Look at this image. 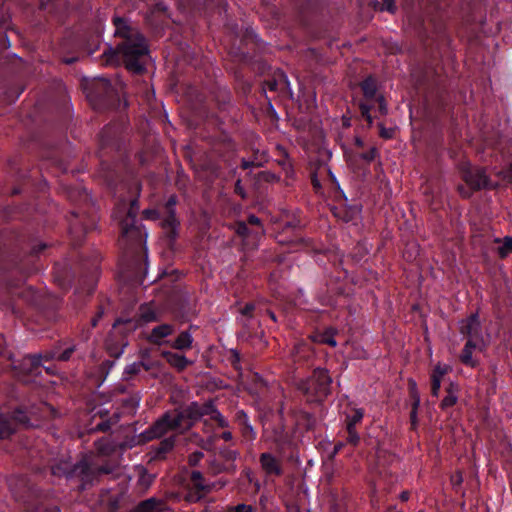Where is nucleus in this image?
Instances as JSON below:
<instances>
[{
    "label": "nucleus",
    "instance_id": "51",
    "mask_svg": "<svg viewBox=\"0 0 512 512\" xmlns=\"http://www.w3.org/2000/svg\"><path fill=\"white\" fill-rule=\"evenodd\" d=\"M75 351V346H70L66 348L62 353L57 352V360L58 361H68L71 358V355Z\"/></svg>",
    "mask_w": 512,
    "mask_h": 512
},
{
    "label": "nucleus",
    "instance_id": "15",
    "mask_svg": "<svg viewBox=\"0 0 512 512\" xmlns=\"http://www.w3.org/2000/svg\"><path fill=\"white\" fill-rule=\"evenodd\" d=\"M259 462L261 464V468L268 475H282V468L279 460L276 459L271 453L265 452L260 454Z\"/></svg>",
    "mask_w": 512,
    "mask_h": 512
},
{
    "label": "nucleus",
    "instance_id": "4",
    "mask_svg": "<svg viewBox=\"0 0 512 512\" xmlns=\"http://www.w3.org/2000/svg\"><path fill=\"white\" fill-rule=\"evenodd\" d=\"M86 97L95 110H106L114 107L119 101L118 95L109 79L94 78L84 85Z\"/></svg>",
    "mask_w": 512,
    "mask_h": 512
},
{
    "label": "nucleus",
    "instance_id": "12",
    "mask_svg": "<svg viewBox=\"0 0 512 512\" xmlns=\"http://www.w3.org/2000/svg\"><path fill=\"white\" fill-rule=\"evenodd\" d=\"M42 354L27 355L19 362L15 369L19 377L37 375L41 366Z\"/></svg>",
    "mask_w": 512,
    "mask_h": 512
},
{
    "label": "nucleus",
    "instance_id": "38",
    "mask_svg": "<svg viewBox=\"0 0 512 512\" xmlns=\"http://www.w3.org/2000/svg\"><path fill=\"white\" fill-rule=\"evenodd\" d=\"M510 253H512V237L506 236L503 239V244L498 247V255L500 258H506Z\"/></svg>",
    "mask_w": 512,
    "mask_h": 512
},
{
    "label": "nucleus",
    "instance_id": "27",
    "mask_svg": "<svg viewBox=\"0 0 512 512\" xmlns=\"http://www.w3.org/2000/svg\"><path fill=\"white\" fill-rule=\"evenodd\" d=\"M71 467L69 463L61 461L50 466V472L53 476L61 477L66 476L67 478L72 477Z\"/></svg>",
    "mask_w": 512,
    "mask_h": 512
},
{
    "label": "nucleus",
    "instance_id": "50",
    "mask_svg": "<svg viewBox=\"0 0 512 512\" xmlns=\"http://www.w3.org/2000/svg\"><path fill=\"white\" fill-rule=\"evenodd\" d=\"M378 127H379V135H380V137H382L384 139H391L394 136V133H395L394 129H392V128H385L382 123H379Z\"/></svg>",
    "mask_w": 512,
    "mask_h": 512
},
{
    "label": "nucleus",
    "instance_id": "60",
    "mask_svg": "<svg viewBox=\"0 0 512 512\" xmlns=\"http://www.w3.org/2000/svg\"><path fill=\"white\" fill-rule=\"evenodd\" d=\"M457 190L459 192V194L465 198V199H468L472 196V194L475 192L474 190H472L469 186H465V185H459L457 187Z\"/></svg>",
    "mask_w": 512,
    "mask_h": 512
},
{
    "label": "nucleus",
    "instance_id": "5",
    "mask_svg": "<svg viewBox=\"0 0 512 512\" xmlns=\"http://www.w3.org/2000/svg\"><path fill=\"white\" fill-rule=\"evenodd\" d=\"M177 204V196L171 195L166 201L163 207V221L162 227L165 231L166 237L169 240V245L171 246L173 242L178 237V227L180 225L179 220L176 217L175 206ZM161 212L155 209H145L143 211V216L146 219L156 220L160 217Z\"/></svg>",
    "mask_w": 512,
    "mask_h": 512
},
{
    "label": "nucleus",
    "instance_id": "1",
    "mask_svg": "<svg viewBox=\"0 0 512 512\" xmlns=\"http://www.w3.org/2000/svg\"><path fill=\"white\" fill-rule=\"evenodd\" d=\"M148 54V46L144 36L119 43L116 49H109L103 53L106 65H115L122 60L126 69L140 74L145 70L143 58Z\"/></svg>",
    "mask_w": 512,
    "mask_h": 512
},
{
    "label": "nucleus",
    "instance_id": "16",
    "mask_svg": "<svg viewBox=\"0 0 512 512\" xmlns=\"http://www.w3.org/2000/svg\"><path fill=\"white\" fill-rule=\"evenodd\" d=\"M235 419L240 427V432L243 438L250 442L255 440L256 432L254 431L252 425L249 423L247 414L243 410H240L236 413Z\"/></svg>",
    "mask_w": 512,
    "mask_h": 512
},
{
    "label": "nucleus",
    "instance_id": "23",
    "mask_svg": "<svg viewBox=\"0 0 512 512\" xmlns=\"http://www.w3.org/2000/svg\"><path fill=\"white\" fill-rule=\"evenodd\" d=\"M296 421L299 426H302L306 430H313L317 425L315 415L307 411H299L296 416Z\"/></svg>",
    "mask_w": 512,
    "mask_h": 512
},
{
    "label": "nucleus",
    "instance_id": "32",
    "mask_svg": "<svg viewBox=\"0 0 512 512\" xmlns=\"http://www.w3.org/2000/svg\"><path fill=\"white\" fill-rule=\"evenodd\" d=\"M96 450L102 455H110L115 451V445L108 438H101L95 442Z\"/></svg>",
    "mask_w": 512,
    "mask_h": 512
},
{
    "label": "nucleus",
    "instance_id": "41",
    "mask_svg": "<svg viewBox=\"0 0 512 512\" xmlns=\"http://www.w3.org/2000/svg\"><path fill=\"white\" fill-rule=\"evenodd\" d=\"M347 430V442L352 446H357L360 442V436L356 431V427H346Z\"/></svg>",
    "mask_w": 512,
    "mask_h": 512
},
{
    "label": "nucleus",
    "instance_id": "2",
    "mask_svg": "<svg viewBox=\"0 0 512 512\" xmlns=\"http://www.w3.org/2000/svg\"><path fill=\"white\" fill-rule=\"evenodd\" d=\"M119 225L118 245L126 258H130L133 264H138L143 256L147 257L145 247L147 234L141 224L132 222L131 219H121Z\"/></svg>",
    "mask_w": 512,
    "mask_h": 512
},
{
    "label": "nucleus",
    "instance_id": "3",
    "mask_svg": "<svg viewBox=\"0 0 512 512\" xmlns=\"http://www.w3.org/2000/svg\"><path fill=\"white\" fill-rule=\"evenodd\" d=\"M332 378L324 368L314 369L312 374L297 382V389L308 403L321 404L331 394Z\"/></svg>",
    "mask_w": 512,
    "mask_h": 512
},
{
    "label": "nucleus",
    "instance_id": "42",
    "mask_svg": "<svg viewBox=\"0 0 512 512\" xmlns=\"http://www.w3.org/2000/svg\"><path fill=\"white\" fill-rule=\"evenodd\" d=\"M142 366H144V362H134L125 368L124 375L129 377L136 375L141 371ZM125 379H128V377H125Z\"/></svg>",
    "mask_w": 512,
    "mask_h": 512
},
{
    "label": "nucleus",
    "instance_id": "64",
    "mask_svg": "<svg viewBox=\"0 0 512 512\" xmlns=\"http://www.w3.org/2000/svg\"><path fill=\"white\" fill-rule=\"evenodd\" d=\"M113 365H114V361L105 360L104 362H102V364L100 366L101 373L106 376L109 373V370L113 367Z\"/></svg>",
    "mask_w": 512,
    "mask_h": 512
},
{
    "label": "nucleus",
    "instance_id": "11",
    "mask_svg": "<svg viewBox=\"0 0 512 512\" xmlns=\"http://www.w3.org/2000/svg\"><path fill=\"white\" fill-rule=\"evenodd\" d=\"M263 90L268 89L271 92H288L290 91V84L287 76L281 70H276L272 75L266 78L263 83Z\"/></svg>",
    "mask_w": 512,
    "mask_h": 512
},
{
    "label": "nucleus",
    "instance_id": "49",
    "mask_svg": "<svg viewBox=\"0 0 512 512\" xmlns=\"http://www.w3.org/2000/svg\"><path fill=\"white\" fill-rule=\"evenodd\" d=\"M205 491H198V490H194V491H189L184 499L187 501V502H198L203 496H204V493Z\"/></svg>",
    "mask_w": 512,
    "mask_h": 512
},
{
    "label": "nucleus",
    "instance_id": "55",
    "mask_svg": "<svg viewBox=\"0 0 512 512\" xmlns=\"http://www.w3.org/2000/svg\"><path fill=\"white\" fill-rule=\"evenodd\" d=\"M376 102L378 103V110L381 115H386L388 113L387 104L383 95H379L376 97Z\"/></svg>",
    "mask_w": 512,
    "mask_h": 512
},
{
    "label": "nucleus",
    "instance_id": "48",
    "mask_svg": "<svg viewBox=\"0 0 512 512\" xmlns=\"http://www.w3.org/2000/svg\"><path fill=\"white\" fill-rule=\"evenodd\" d=\"M257 180L271 183V182L277 181L278 177L272 172L262 171L257 174Z\"/></svg>",
    "mask_w": 512,
    "mask_h": 512
},
{
    "label": "nucleus",
    "instance_id": "62",
    "mask_svg": "<svg viewBox=\"0 0 512 512\" xmlns=\"http://www.w3.org/2000/svg\"><path fill=\"white\" fill-rule=\"evenodd\" d=\"M441 387V381L439 379H431V393L433 396L438 397Z\"/></svg>",
    "mask_w": 512,
    "mask_h": 512
},
{
    "label": "nucleus",
    "instance_id": "39",
    "mask_svg": "<svg viewBox=\"0 0 512 512\" xmlns=\"http://www.w3.org/2000/svg\"><path fill=\"white\" fill-rule=\"evenodd\" d=\"M97 472V477L100 479L101 475L113 474L117 470V466L113 463H105L103 465H94Z\"/></svg>",
    "mask_w": 512,
    "mask_h": 512
},
{
    "label": "nucleus",
    "instance_id": "21",
    "mask_svg": "<svg viewBox=\"0 0 512 512\" xmlns=\"http://www.w3.org/2000/svg\"><path fill=\"white\" fill-rule=\"evenodd\" d=\"M445 390H446L447 395L443 398V400L440 403V407L443 410L450 408L457 403V400H458L457 393L459 391V386L457 384L451 382L446 387Z\"/></svg>",
    "mask_w": 512,
    "mask_h": 512
},
{
    "label": "nucleus",
    "instance_id": "33",
    "mask_svg": "<svg viewBox=\"0 0 512 512\" xmlns=\"http://www.w3.org/2000/svg\"><path fill=\"white\" fill-rule=\"evenodd\" d=\"M116 134L114 126H105L100 133L101 148L108 147L111 143L112 137Z\"/></svg>",
    "mask_w": 512,
    "mask_h": 512
},
{
    "label": "nucleus",
    "instance_id": "28",
    "mask_svg": "<svg viewBox=\"0 0 512 512\" xmlns=\"http://www.w3.org/2000/svg\"><path fill=\"white\" fill-rule=\"evenodd\" d=\"M140 399L141 397L139 394H133L125 399H122V407L124 411L128 414L134 415L139 406Z\"/></svg>",
    "mask_w": 512,
    "mask_h": 512
},
{
    "label": "nucleus",
    "instance_id": "22",
    "mask_svg": "<svg viewBox=\"0 0 512 512\" xmlns=\"http://www.w3.org/2000/svg\"><path fill=\"white\" fill-rule=\"evenodd\" d=\"M17 431L12 419L7 415H0V440L10 438Z\"/></svg>",
    "mask_w": 512,
    "mask_h": 512
},
{
    "label": "nucleus",
    "instance_id": "43",
    "mask_svg": "<svg viewBox=\"0 0 512 512\" xmlns=\"http://www.w3.org/2000/svg\"><path fill=\"white\" fill-rule=\"evenodd\" d=\"M226 512H256V509L252 505L248 504H237L235 506H227Z\"/></svg>",
    "mask_w": 512,
    "mask_h": 512
},
{
    "label": "nucleus",
    "instance_id": "58",
    "mask_svg": "<svg viewBox=\"0 0 512 512\" xmlns=\"http://www.w3.org/2000/svg\"><path fill=\"white\" fill-rule=\"evenodd\" d=\"M255 310V305L253 303H246L244 307H242L239 312L246 317L252 318L253 312Z\"/></svg>",
    "mask_w": 512,
    "mask_h": 512
},
{
    "label": "nucleus",
    "instance_id": "46",
    "mask_svg": "<svg viewBox=\"0 0 512 512\" xmlns=\"http://www.w3.org/2000/svg\"><path fill=\"white\" fill-rule=\"evenodd\" d=\"M449 371V367L444 365L442 366L441 364H438L435 366V368L433 369V372H432V375H431V379H439V381L442 380V377Z\"/></svg>",
    "mask_w": 512,
    "mask_h": 512
},
{
    "label": "nucleus",
    "instance_id": "35",
    "mask_svg": "<svg viewBox=\"0 0 512 512\" xmlns=\"http://www.w3.org/2000/svg\"><path fill=\"white\" fill-rule=\"evenodd\" d=\"M157 506V500L150 498L140 502L136 507V512H157Z\"/></svg>",
    "mask_w": 512,
    "mask_h": 512
},
{
    "label": "nucleus",
    "instance_id": "59",
    "mask_svg": "<svg viewBox=\"0 0 512 512\" xmlns=\"http://www.w3.org/2000/svg\"><path fill=\"white\" fill-rule=\"evenodd\" d=\"M418 408L419 407L414 408V404H411L410 423H411V428L413 430H415L418 425V417H417Z\"/></svg>",
    "mask_w": 512,
    "mask_h": 512
},
{
    "label": "nucleus",
    "instance_id": "9",
    "mask_svg": "<svg viewBox=\"0 0 512 512\" xmlns=\"http://www.w3.org/2000/svg\"><path fill=\"white\" fill-rule=\"evenodd\" d=\"M72 477H77L80 480L79 490L84 491L99 482L97 472L93 464L87 460H81L76 463L71 469Z\"/></svg>",
    "mask_w": 512,
    "mask_h": 512
},
{
    "label": "nucleus",
    "instance_id": "56",
    "mask_svg": "<svg viewBox=\"0 0 512 512\" xmlns=\"http://www.w3.org/2000/svg\"><path fill=\"white\" fill-rule=\"evenodd\" d=\"M249 228L246 222H238L236 225V233L239 236L247 237L249 235Z\"/></svg>",
    "mask_w": 512,
    "mask_h": 512
},
{
    "label": "nucleus",
    "instance_id": "20",
    "mask_svg": "<svg viewBox=\"0 0 512 512\" xmlns=\"http://www.w3.org/2000/svg\"><path fill=\"white\" fill-rule=\"evenodd\" d=\"M175 442H176L175 435H171V436L161 440L157 444V446H155V448H154L155 457L157 459H164L166 454L174 448Z\"/></svg>",
    "mask_w": 512,
    "mask_h": 512
},
{
    "label": "nucleus",
    "instance_id": "52",
    "mask_svg": "<svg viewBox=\"0 0 512 512\" xmlns=\"http://www.w3.org/2000/svg\"><path fill=\"white\" fill-rule=\"evenodd\" d=\"M203 457L204 454L201 451H195L189 455L188 463L190 466H197Z\"/></svg>",
    "mask_w": 512,
    "mask_h": 512
},
{
    "label": "nucleus",
    "instance_id": "19",
    "mask_svg": "<svg viewBox=\"0 0 512 512\" xmlns=\"http://www.w3.org/2000/svg\"><path fill=\"white\" fill-rule=\"evenodd\" d=\"M174 332V326L171 324H161L154 327L148 336V341L152 344L161 345V340Z\"/></svg>",
    "mask_w": 512,
    "mask_h": 512
},
{
    "label": "nucleus",
    "instance_id": "6",
    "mask_svg": "<svg viewBox=\"0 0 512 512\" xmlns=\"http://www.w3.org/2000/svg\"><path fill=\"white\" fill-rule=\"evenodd\" d=\"M169 432L185 433L176 408L162 414L143 434L146 441L161 438Z\"/></svg>",
    "mask_w": 512,
    "mask_h": 512
},
{
    "label": "nucleus",
    "instance_id": "10",
    "mask_svg": "<svg viewBox=\"0 0 512 512\" xmlns=\"http://www.w3.org/2000/svg\"><path fill=\"white\" fill-rule=\"evenodd\" d=\"M459 331L462 335L475 341L481 338V322L478 313H473L459 322Z\"/></svg>",
    "mask_w": 512,
    "mask_h": 512
},
{
    "label": "nucleus",
    "instance_id": "57",
    "mask_svg": "<svg viewBox=\"0 0 512 512\" xmlns=\"http://www.w3.org/2000/svg\"><path fill=\"white\" fill-rule=\"evenodd\" d=\"M230 362H231V365L234 367V369H236L238 371L241 370L240 354L238 353V351H236V350L231 351Z\"/></svg>",
    "mask_w": 512,
    "mask_h": 512
},
{
    "label": "nucleus",
    "instance_id": "44",
    "mask_svg": "<svg viewBox=\"0 0 512 512\" xmlns=\"http://www.w3.org/2000/svg\"><path fill=\"white\" fill-rule=\"evenodd\" d=\"M359 108L361 111V116L367 121L368 127H371L373 123V118L370 114L372 106L367 103H360Z\"/></svg>",
    "mask_w": 512,
    "mask_h": 512
},
{
    "label": "nucleus",
    "instance_id": "61",
    "mask_svg": "<svg viewBox=\"0 0 512 512\" xmlns=\"http://www.w3.org/2000/svg\"><path fill=\"white\" fill-rule=\"evenodd\" d=\"M93 417H99L102 420L109 418V411L105 408L99 407V408H93Z\"/></svg>",
    "mask_w": 512,
    "mask_h": 512
},
{
    "label": "nucleus",
    "instance_id": "18",
    "mask_svg": "<svg viewBox=\"0 0 512 512\" xmlns=\"http://www.w3.org/2000/svg\"><path fill=\"white\" fill-rule=\"evenodd\" d=\"M333 215L345 223L354 221L360 213V209L356 206H339L331 209Z\"/></svg>",
    "mask_w": 512,
    "mask_h": 512
},
{
    "label": "nucleus",
    "instance_id": "17",
    "mask_svg": "<svg viewBox=\"0 0 512 512\" xmlns=\"http://www.w3.org/2000/svg\"><path fill=\"white\" fill-rule=\"evenodd\" d=\"M161 355L170 366H172L173 368H175L178 371H183L189 365L192 364V361L188 360L182 354L174 353L171 351H163Z\"/></svg>",
    "mask_w": 512,
    "mask_h": 512
},
{
    "label": "nucleus",
    "instance_id": "25",
    "mask_svg": "<svg viewBox=\"0 0 512 512\" xmlns=\"http://www.w3.org/2000/svg\"><path fill=\"white\" fill-rule=\"evenodd\" d=\"M360 87H361L364 97L367 100L373 99L376 96L377 85H376V80L372 76H369L366 79H364L361 82Z\"/></svg>",
    "mask_w": 512,
    "mask_h": 512
},
{
    "label": "nucleus",
    "instance_id": "54",
    "mask_svg": "<svg viewBox=\"0 0 512 512\" xmlns=\"http://www.w3.org/2000/svg\"><path fill=\"white\" fill-rule=\"evenodd\" d=\"M499 176L507 183H512V163L499 172Z\"/></svg>",
    "mask_w": 512,
    "mask_h": 512
},
{
    "label": "nucleus",
    "instance_id": "34",
    "mask_svg": "<svg viewBox=\"0 0 512 512\" xmlns=\"http://www.w3.org/2000/svg\"><path fill=\"white\" fill-rule=\"evenodd\" d=\"M408 391H409V396L412 400V404H414V408L419 407L420 406V394L418 391L417 383L412 378L408 379Z\"/></svg>",
    "mask_w": 512,
    "mask_h": 512
},
{
    "label": "nucleus",
    "instance_id": "45",
    "mask_svg": "<svg viewBox=\"0 0 512 512\" xmlns=\"http://www.w3.org/2000/svg\"><path fill=\"white\" fill-rule=\"evenodd\" d=\"M124 346L125 345H122L119 347L115 344L108 343L106 345V350H107V353L109 354V356H111L113 358H119L121 356V354L123 353Z\"/></svg>",
    "mask_w": 512,
    "mask_h": 512
},
{
    "label": "nucleus",
    "instance_id": "53",
    "mask_svg": "<svg viewBox=\"0 0 512 512\" xmlns=\"http://www.w3.org/2000/svg\"><path fill=\"white\" fill-rule=\"evenodd\" d=\"M112 425H113V422L111 419H105V420H102L100 423H98L96 425V427L93 428V430L99 431V432H106L111 428Z\"/></svg>",
    "mask_w": 512,
    "mask_h": 512
},
{
    "label": "nucleus",
    "instance_id": "47",
    "mask_svg": "<svg viewBox=\"0 0 512 512\" xmlns=\"http://www.w3.org/2000/svg\"><path fill=\"white\" fill-rule=\"evenodd\" d=\"M320 342L323 343V344H327V345H329L331 347H335L337 345V342L334 339V333L332 331H329V330L325 331L321 335Z\"/></svg>",
    "mask_w": 512,
    "mask_h": 512
},
{
    "label": "nucleus",
    "instance_id": "29",
    "mask_svg": "<svg viewBox=\"0 0 512 512\" xmlns=\"http://www.w3.org/2000/svg\"><path fill=\"white\" fill-rule=\"evenodd\" d=\"M190 482L193 489L198 491L209 492L210 487L205 484L203 474L200 471H192L190 475Z\"/></svg>",
    "mask_w": 512,
    "mask_h": 512
},
{
    "label": "nucleus",
    "instance_id": "7",
    "mask_svg": "<svg viewBox=\"0 0 512 512\" xmlns=\"http://www.w3.org/2000/svg\"><path fill=\"white\" fill-rule=\"evenodd\" d=\"M181 418V423L185 432L192 429V427L205 415H211L215 412V405L212 401L199 404L198 402H191L185 407L176 408Z\"/></svg>",
    "mask_w": 512,
    "mask_h": 512
},
{
    "label": "nucleus",
    "instance_id": "63",
    "mask_svg": "<svg viewBox=\"0 0 512 512\" xmlns=\"http://www.w3.org/2000/svg\"><path fill=\"white\" fill-rule=\"evenodd\" d=\"M103 315H104V308L102 306H99L95 316L91 319V326L96 327L99 320L103 317Z\"/></svg>",
    "mask_w": 512,
    "mask_h": 512
},
{
    "label": "nucleus",
    "instance_id": "36",
    "mask_svg": "<svg viewBox=\"0 0 512 512\" xmlns=\"http://www.w3.org/2000/svg\"><path fill=\"white\" fill-rule=\"evenodd\" d=\"M373 7L375 10H379V11L386 10L392 14H394L397 10L395 0H382L381 3L378 1H375L373 3Z\"/></svg>",
    "mask_w": 512,
    "mask_h": 512
},
{
    "label": "nucleus",
    "instance_id": "31",
    "mask_svg": "<svg viewBox=\"0 0 512 512\" xmlns=\"http://www.w3.org/2000/svg\"><path fill=\"white\" fill-rule=\"evenodd\" d=\"M377 156H378V150L375 146H373L367 152H362V153L350 156L349 161L351 163H355L357 161V159H361L365 163L369 164L372 161H374Z\"/></svg>",
    "mask_w": 512,
    "mask_h": 512
},
{
    "label": "nucleus",
    "instance_id": "37",
    "mask_svg": "<svg viewBox=\"0 0 512 512\" xmlns=\"http://www.w3.org/2000/svg\"><path fill=\"white\" fill-rule=\"evenodd\" d=\"M364 411L363 409H354L352 415H347L346 417V427H356V424L360 423L363 419Z\"/></svg>",
    "mask_w": 512,
    "mask_h": 512
},
{
    "label": "nucleus",
    "instance_id": "14",
    "mask_svg": "<svg viewBox=\"0 0 512 512\" xmlns=\"http://www.w3.org/2000/svg\"><path fill=\"white\" fill-rule=\"evenodd\" d=\"M139 201L137 198L130 200L129 206L127 207V203L125 201H120L114 212L116 218L121 219H131L132 222H138L136 217L139 212Z\"/></svg>",
    "mask_w": 512,
    "mask_h": 512
},
{
    "label": "nucleus",
    "instance_id": "26",
    "mask_svg": "<svg viewBox=\"0 0 512 512\" xmlns=\"http://www.w3.org/2000/svg\"><path fill=\"white\" fill-rule=\"evenodd\" d=\"M193 338L188 331L181 332L172 344L177 350H187L192 347Z\"/></svg>",
    "mask_w": 512,
    "mask_h": 512
},
{
    "label": "nucleus",
    "instance_id": "24",
    "mask_svg": "<svg viewBox=\"0 0 512 512\" xmlns=\"http://www.w3.org/2000/svg\"><path fill=\"white\" fill-rule=\"evenodd\" d=\"M475 348V341L468 339L460 355V360L464 365L471 367H475L477 365V362L472 358V353Z\"/></svg>",
    "mask_w": 512,
    "mask_h": 512
},
{
    "label": "nucleus",
    "instance_id": "13",
    "mask_svg": "<svg viewBox=\"0 0 512 512\" xmlns=\"http://www.w3.org/2000/svg\"><path fill=\"white\" fill-rule=\"evenodd\" d=\"M115 26V36L120 37L123 41L132 40L138 36H143L136 28L129 24V21L120 16H114L112 19Z\"/></svg>",
    "mask_w": 512,
    "mask_h": 512
},
{
    "label": "nucleus",
    "instance_id": "30",
    "mask_svg": "<svg viewBox=\"0 0 512 512\" xmlns=\"http://www.w3.org/2000/svg\"><path fill=\"white\" fill-rule=\"evenodd\" d=\"M13 424L17 427V425L23 426L25 428L30 427V419L27 414L20 408L15 409L11 416Z\"/></svg>",
    "mask_w": 512,
    "mask_h": 512
},
{
    "label": "nucleus",
    "instance_id": "8",
    "mask_svg": "<svg viewBox=\"0 0 512 512\" xmlns=\"http://www.w3.org/2000/svg\"><path fill=\"white\" fill-rule=\"evenodd\" d=\"M461 178L474 191L492 188L489 186V177L486 170L481 167L463 165L461 167Z\"/></svg>",
    "mask_w": 512,
    "mask_h": 512
},
{
    "label": "nucleus",
    "instance_id": "40",
    "mask_svg": "<svg viewBox=\"0 0 512 512\" xmlns=\"http://www.w3.org/2000/svg\"><path fill=\"white\" fill-rule=\"evenodd\" d=\"M219 455L226 461H235L239 453L236 450H232L228 447L220 448Z\"/></svg>",
    "mask_w": 512,
    "mask_h": 512
}]
</instances>
